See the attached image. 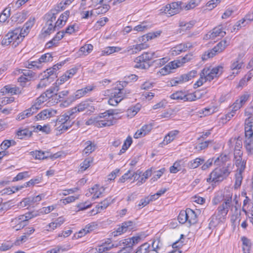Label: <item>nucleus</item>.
Returning a JSON list of instances; mask_svg holds the SVG:
<instances>
[{"label": "nucleus", "instance_id": "nucleus-15", "mask_svg": "<svg viewBox=\"0 0 253 253\" xmlns=\"http://www.w3.org/2000/svg\"><path fill=\"white\" fill-rule=\"evenodd\" d=\"M56 113V111L52 109H45L39 113L35 117L37 120H45L52 117Z\"/></svg>", "mask_w": 253, "mask_h": 253}, {"label": "nucleus", "instance_id": "nucleus-52", "mask_svg": "<svg viewBox=\"0 0 253 253\" xmlns=\"http://www.w3.org/2000/svg\"><path fill=\"white\" fill-rule=\"evenodd\" d=\"M235 179H236V180H235L234 187H235V188H238V187H239L241 186V183H242V179H243L242 173L237 172L235 174Z\"/></svg>", "mask_w": 253, "mask_h": 253}, {"label": "nucleus", "instance_id": "nucleus-38", "mask_svg": "<svg viewBox=\"0 0 253 253\" xmlns=\"http://www.w3.org/2000/svg\"><path fill=\"white\" fill-rule=\"evenodd\" d=\"M235 160V165L238 167V172L242 173L245 168L246 162L244 161H242V159H237Z\"/></svg>", "mask_w": 253, "mask_h": 253}, {"label": "nucleus", "instance_id": "nucleus-31", "mask_svg": "<svg viewBox=\"0 0 253 253\" xmlns=\"http://www.w3.org/2000/svg\"><path fill=\"white\" fill-rule=\"evenodd\" d=\"M205 162V160L201 158H197L188 163L190 169H195L198 167Z\"/></svg>", "mask_w": 253, "mask_h": 253}, {"label": "nucleus", "instance_id": "nucleus-54", "mask_svg": "<svg viewBox=\"0 0 253 253\" xmlns=\"http://www.w3.org/2000/svg\"><path fill=\"white\" fill-rule=\"evenodd\" d=\"M93 49V45L91 44H85L81 47L80 49V52L85 54L90 53Z\"/></svg>", "mask_w": 253, "mask_h": 253}, {"label": "nucleus", "instance_id": "nucleus-64", "mask_svg": "<svg viewBox=\"0 0 253 253\" xmlns=\"http://www.w3.org/2000/svg\"><path fill=\"white\" fill-rule=\"evenodd\" d=\"M65 251L62 247L58 246L47 252V253H63Z\"/></svg>", "mask_w": 253, "mask_h": 253}, {"label": "nucleus", "instance_id": "nucleus-3", "mask_svg": "<svg viewBox=\"0 0 253 253\" xmlns=\"http://www.w3.org/2000/svg\"><path fill=\"white\" fill-rule=\"evenodd\" d=\"M197 74V71L192 70L187 74H183L179 77L172 79L170 81L171 86H175L178 84H181L185 82L188 81L194 78Z\"/></svg>", "mask_w": 253, "mask_h": 253}, {"label": "nucleus", "instance_id": "nucleus-34", "mask_svg": "<svg viewBox=\"0 0 253 253\" xmlns=\"http://www.w3.org/2000/svg\"><path fill=\"white\" fill-rule=\"evenodd\" d=\"M73 124L74 122H69L68 124H59L60 125L56 128L57 131L58 132L59 134H61L73 126Z\"/></svg>", "mask_w": 253, "mask_h": 253}, {"label": "nucleus", "instance_id": "nucleus-16", "mask_svg": "<svg viewBox=\"0 0 253 253\" xmlns=\"http://www.w3.org/2000/svg\"><path fill=\"white\" fill-rule=\"evenodd\" d=\"M191 47H192V44L190 42L179 44L172 48V54L175 53V54H178L182 52L186 51Z\"/></svg>", "mask_w": 253, "mask_h": 253}, {"label": "nucleus", "instance_id": "nucleus-33", "mask_svg": "<svg viewBox=\"0 0 253 253\" xmlns=\"http://www.w3.org/2000/svg\"><path fill=\"white\" fill-rule=\"evenodd\" d=\"M160 35V32H156V33H149L145 35H144L141 37L139 41L140 42H146V41H149V40H152L158 36Z\"/></svg>", "mask_w": 253, "mask_h": 253}, {"label": "nucleus", "instance_id": "nucleus-44", "mask_svg": "<svg viewBox=\"0 0 253 253\" xmlns=\"http://www.w3.org/2000/svg\"><path fill=\"white\" fill-rule=\"evenodd\" d=\"M212 142V140L206 141L201 143H200L198 145L195 146V149L198 151H202L207 148L209 144Z\"/></svg>", "mask_w": 253, "mask_h": 253}, {"label": "nucleus", "instance_id": "nucleus-43", "mask_svg": "<svg viewBox=\"0 0 253 253\" xmlns=\"http://www.w3.org/2000/svg\"><path fill=\"white\" fill-rule=\"evenodd\" d=\"M52 81L50 79L45 78L44 75L43 76V78L41 80L39 84L37 85V88H41L45 87Z\"/></svg>", "mask_w": 253, "mask_h": 253}, {"label": "nucleus", "instance_id": "nucleus-28", "mask_svg": "<svg viewBox=\"0 0 253 253\" xmlns=\"http://www.w3.org/2000/svg\"><path fill=\"white\" fill-rule=\"evenodd\" d=\"M202 76H205L206 79L210 81L213 80L214 78L216 77L214 73L211 71L209 68H205L202 70Z\"/></svg>", "mask_w": 253, "mask_h": 253}, {"label": "nucleus", "instance_id": "nucleus-61", "mask_svg": "<svg viewBox=\"0 0 253 253\" xmlns=\"http://www.w3.org/2000/svg\"><path fill=\"white\" fill-rule=\"evenodd\" d=\"M69 93V91L68 90H63L57 93V97L56 99V100L54 101V103H57L58 101H61V98H63L65 96H67Z\"/></svg>", "mask_w": 253, "mask_h": 253}, {"label": "nucleus", "instance_id": "nucleus-49", "mask_svg": "<svg viewBox=\"0 0 253 253\" xmlns=\"http://www.w3.org/2000/svg\"><path fill=\"white\" fill-rule=\"evenodd\" d=\"M141 105L139 103L137 104L134 107L127 110V113L129 115L134 116L140 110Z\"/></svg>", "mask_w": 253, "mask_h": 253}, {"label": "nucleus", "instance_id": "nucleus-11", "mask_svg": "<svg viewBox=\"0 0 253 253\" xmlns=\"http://www.w3.org/2000/svg\"><path fill=\"white\" fill-rule=\"evenodd\" d=\"M179 62L176 61H173L169 63L164 67L162 68L159 72L162 75H166L171 73V70L179 67Z\"/></svg>", "mask_w": 253, "mask_h": 253}, {"label": "nucleus", "instance_id": "nucleus-2", "mask_svg": "<svg viewBox=\"0 0 253 253\" xmlns=\"http://www.w3.org/2000/svg\"><path fill=\"white\" fill-rule=\"evenodd\" d=\"M156 52H144L141 55L136 57L134 60L136 64L134 68L146 69L149 68L152 64L149 61L154 58L158 57Z\"/></svg>", "mask_w": 253, "mask_h": 253}, {"label": "nucleus", "instance_id": "nucleus-56", "mask_svg": "<svg viewBox=\"0 0 253 253\" xmlns=\"http://www.w3.org/2000/svg\"><path fill=\"white\" fill-rule=\"evenodd\" d=\"M181 169V167L180 165V162H175L173 166L170 167L169 171L170 173H176Z\"/></svg>", "mask_w": 253, "mask_h": 253}, {"label": "nucleus", "instance_id": "nucleus-37", "mask_svg": "<svg viewBox=\"0 0 253 253\" xmlns=\"http://www.w3.org/2000/svg\"><path fill=\"white\" fill-rule=\"evenodd\" d=\"M132 142V138L131 137L128 136L124 142V143L122 146V149L118 153L119 155H122L129 148L130 145L131 144Z\"/></svg>", "mask_w": 253, "mask_h": 253}, {"label": "nucleus", "instance_id": "nucleus-40", "mask_svg": "<svg viewBox=\"0 0 253 253\" xmlns=\"http://www.w3.org/2000/svg\"><path fill=\"white\" fill-rule=\"evenodd\" d=\"M187 209L185 211H181L177 218L179 222L181 224L187 222Z\"/></svg>", "mask_w": 253, "mask_h": 253}, {"label": "nucleus", "instance_id": "nucleus-23", "mask_svg": "<svg viewBox=\"0 0 253 253\" xmlns=\"http://www.w3.org/2000/svg\"><path fill=\"white\" fill-rule=\"evenodd\" d=\"M187 222L190 225L195 224L197 221V216L195 212L189 209H187Z\"/></svg>", "mask_w": 253, "mask_h": 253}, {"label": "nucleus", "instance_id": "nucleus-58", "mask_svg": "<svg viewBox=\"0 0 253 253\" xmlns=\"http://www.w3.org/2000/svg\"><path fill=\"white\" fill-rule=\"evenodd\" d=\"M35 19L34 18L31 17L28 21L24 25L23 28L29 32L30 29L34 24Z\"/></svg>", "mask_w": 253, "mask_h": 253}, {"label": "nucleus", "instance_id": "nucleus-14", "mask_svg": "<svg viewBox=\"0 0 253 253\" xmlns=\"http://www.w3.org/2000/svg\"><path fill=\"white\" fill-rule=\"evenodd\" d=\"M152 128L151 125H145L140 130H138L134 134V138H138L145 136Z\"/></svg>", "mask_w": 253, "mask_h": 253}, {"label": "nucleus", "instance_id": "nucleus-46", "mask_svg": "<svg viewBox=\"0 0 253 253\" xmlns=\"http://www.w3.org/2000/svg\"><path fill=\"white\" fill-rule=\"evenodd\" d=\"M10 15V9L5 8L0 15V22H4Z\"/></svg>", "mask_w": 253, "mask_h": 253}, {"label": "nucleus", "instance_id": "nucleus-13", "mask_svg": "<svg viewBox=\"0 0 253 253\" xmlns=\"http://www.w3.org/2000/svg\"><path fill=\"white\" fill-rule=\"evenodd\" d=\"M19 29L17 28L13 30L11 33H8L7 36L9 38L11 42H13V44L15 43V46L18 44L22 41V38L20 36Z\"/></svg>", "mask_w": 253, "mask_h": 253}, {"label": "nucleus", "instance_id": "nucleus-26", "mask_svg": "<svg viewBox=\"0 0 253 253\" xmlns=\"http://www.w3.org/2000/svg\"><path fill=\"white\" fill-rule=\"evenodd\" d=\"M16 134L18 136V138L22 139L26 137H31L32 135V132L27 128L24 129L20 128L17 131Z\"/></svg>", "mask_w": 253, "mask_h": 253}, {"label": "nucleus", "instance_id": "nucleus-42", "mask_svg": "<svg viewBox=\"0 0 253 253\" xmlns=\"http://www.w3.org/2000/svg\"><path fill=\"white\" fill-rule=\"evenodd\" d=\"M149 248H150V244L145 243L138 247L134 253H148Z\"/></svg>", "mask_w": 253, "mask_h": 253}, {"label": "nucleus", "instance_id": "nucleus-7", "mask_svg": "<svg viewBox=\"0 0 253 253\" xmlns=\"http://www.w3.org/2000/svg\"><path fill=\"white\" fill-rule=\"evenodd\" d=\"M181 2H173L170 4H167L164 9L166 14H169L170 16L174 15L179 12L181 9Z\"/></svg>", "mask_w": 253, "mask_h": 253}, {"label": "nucleus", "instance_id": "nucleus-29", "mask_svg": "<svg viewBox=\"0 0 253 253\" xmlns=\"http://www.w3.org/2000/svg\"><path fill=\"white\" fill-rule=\"evenodd\" d=\"M31 153L33 156H35V159H36L43 160L47 159L49 157L48 155L49 153L47 152H45L42 151L36 150L31 152Z\"/></svg>", "mask_w": 253, "mask_h": 253}, {"label": "nucleus", "instance_id": "nucleus-27", "mask_svg": "<svg viewBox=\"0 0 253 253\" xmlns=\"http://www.w3.org/2000/svg\"><path fill=\"white\" fill-rule=\"evenodd\" d=\"M148 47L147 44L145 42L141 43L140 44H137L135 45H133L132 46H130L128 48V51H130L132 50L131 53L133 54L134 53H137V52L141 50L142 49H144Z\"/></svg>", "mask_w": 253, "mask_h": 253}, {"label": "nucleus", "instance_id": "nucleus-32", "mask_svg": "<svg viewBox=\"0 0 253 253\" xmlns=\"http://www.w3.org/2000/svg\"><path fill=\"white\" fill-rule=\"evenodd\" d=\"M19 88L18 87H11L10 85H7L1 89V92L2 93V95L7 93H11V94H16Z\"/></svg>", "mask_w": 253, "mask_h": 253}, {"label": "nucleus", "instance_id": "nucleus-35", "mask_svg": "<svg viewBox=\"0 0 253 253\" xmlns=\"http://www.w3.org/2000/svg\"><path fill=\"white\" fill-rule=\"evenodd\" d=\"M56 69V68H53V67L47 69V72H44V75L45 76V78L50 79L52 81H53L54 79L56 78L57 77L55 71Z\"/></svg>", "mask_w": 253, "mask_h": 253}, {"label": "nucleus", "instance_id": "nucleus-20", "mask_svg": "<svg viewBox=\"0 0 253 253\" xmlns=\"http://www.w3.org/2000/svg\"><path fill=\"white\" fill-rule=\"evenodd\" d=\"M243 63L242 61L239 57L236 59V61H233L231 65L230 68L232 71L233 74H237L238 73V70L241 69Z\"/></svg>", "mask_w": 253, "mask_h": 253}, {"label": "nucleus", "instance_id": "nucleus-53", "mask_svg": "<svg viewBox=\"0 0 253 253\" xmlns=\"http://www.w3.org/2000/svg\"><path fill=\"white\" fill-rule=\"evenodd\" d=\"M29 172L24 171L19 173L15 177L13 178L12 181H17L23 179L25 177H29Z\"/></svg>", "mask_w": 253, "mask_h": 253}, {"label": "nucleus", "instance_id": "nucleus-41", "mask_svg": "<svg viewBox=\"0 0 253 253\" xmlns=\"http://www.w3.org/2000/svg\"><path fill=\"white\" fill-rule=\"evenodd\" d=\"M185 92L182 91H177L170 95V97L174 100H184Z\"/></svg>", "mask_w": 253, "mask_h": 253}, {"label": "nucleus", "instance_id": "nucleus-4", "mask_svg": "<svg viewBox=\"0 0 253 253\" xmlns=\"http://www.w3.org/2000/svg\"><path fill=\"white\" fill-rule=\"evenodd\" d=\"M229 42L226 40H224L218 43L211 51L207 54H205L203 57V60H207L208 58L213 57L217 53L222 51L228 45Z\"/></svg>", "mask_w": 253, "mask_h": 253}, {"label": "nucleus", "instance_id": "nucleus-17", "mask_svg": "<svg viewBox=\"0 0 253 253\" xmlns=\"http://www.w3.org/2000/svg\"><path fill=\"white\" fill-rule=\"evenodd\" d=\"M245 133L249 136L253 134V118L249 117L246 120Z\"/></svg>", "mask_w": 253, "mask_h": 253}, {"label": "nucleus", "instance_id": "nucleus-60", "mask_svg": "<svg viewBox=\"0 0 253 253\" xmlns=\"http://www.w3.org/2000/svg\"><path fill=\"white\" fill-rule=\"evenodd\" d=\"M151 201H152L151 199H149V197H146L144 199H142L140 200L139 204L137 205L138 207V209H140L142 207H144L147 205Z\"/></svg>", "mask_w": 253, "mask_h": 253}, {"label": "nucleus", "instance_id": "nucleus-8", "mask_svg": "<svg viewBox=\"0 0 253 253\" xmlns=\"http://www.w3.org/2000/svg\"><path fill=\"white\" fill-rule=\"evenodd\" d=\"M133 222L131 221L124 222L121 226L118 227L116 231L112 233V235L115 237L126 232L127 230L130 231L133 228Z\"/></svg>", "mask_w": 253, "mask_h": 253}, {"label": "nucleus", "instance_id": "nucleus-1", "mask_svg": "<svg viewBox=\"0 0 253 253\" xmlns=\"http://www.w3.org/2000/svg\"><path fill=\"white\" fill-rule=\"evenodd\" d=\"M228 157L225 154H221L215 160L214 163L217 165H224L214 169L207 178V181L211 183V185H216L225 179L229 175L231 171L229 169V164L226 166L225 163L228 160Z\"/></svg>", "mask_w": 253, "mask_h": 253}, {"label": "nucleus", "instance_id": "nucleus-30", "mask_svg": "<svg viewBox=\"0 0 253 253\" xmlns=\"http://www.w3.org/2000/svg\"><path fill=\"white\" fill-rule=\"evenodd\" d=\"M228 143L229 144L235 143L234 149L236 150H239L242 148V138L240 137L238 138H231Z\"/></svg>", "mask_w": 253, "mask_h": 253}, {"label": "nucleus", "instance_id": "nucleus-9", "mask_svg": "<svg viewBox=\"0 0 253 253\" xmlns=\"http://www.w3.org/2000/svg\"><path fill=\"white\" fill-rule=\"evenodd\" d=\"M124 98L122 89H119L117 91L112 93L111 97L108 100V103L112 106H116Z\"/></svg>", "mask_w": 253, "mask_h": 253}, {"label": "nucleus", "instance_id": "nucleus-6", "mask_svg": "<svg viewBox=\"0 0 253 253\" xmlns=\"http://www.w3.org/2000/svg\"><path fill=\"white\" fill-rule=\"evenodd\" d=\"M86 109L91 112H93L94 110V108L92 105L91 101L88 100L82 102L71 110V113H73L75 115L77 112H83Z\"/></svg>", "mask_w": 253, "mask_h": 253}, {"label": "nucleus", "instance_id": "nucleus-22", "mask_svg": "<svg viewBox=\"0 0 253 253\" xmlns=\"http://www.w3.org/2000/svg\"><path fill=\"white\" fill-rule=\"evenodd\" d=\"M119 113L118 110L117 109H110L107 110L105 112L101 113V115L103 120H111L112 121V125H113V118L112 116L116 115Z\"/></svg>", "mask_w": 253, "mask_h": 253}, {"label": "nucleus", "instance_id": "nucleus-62", "mask_svg": "<svg viewBox=\"0 0 253 253\" xmlns=\"http://www.w3.org/2000/svg\"><path fill=\"white\" fill-rule=\"evenodd\" d=\"M192 55L191 54H187L184 57L181 58V60H177L176 61H178L179 63V67L181 66L184 63H185L187 62H188L192 59Z\"/></svg>", "mask_w": 253, "mask_h": 253}, {"label": "nucleus", "instance_id": "nucleus-59", "mask_svg": "<svg viewBox=\"0 0 253 253\" xmlns=\"http://www.w3.org/2000/svg\"><path fill=\"white\" fill-rule=\"evenodd\" d=\"M120 50V48L117 47L115 46H109L106 47L105 50L103 51L104 54H106L107 55L111 54L114 52L116 51H118Z\"/></svg>", "mask_w": 253, "mask_h": 253}, {"label": "nucleus", "instance_id": "nucleus-36", "mask_svg": "<svg viewBox=\"0 0 253 253\" xmlns=\"http://www.w3.org/2000/svg\"><path fill=\"white\" fill-rule=\"evenodd\" d=\"M200 92L199 91H196L194 93H185L184 100V101H194L197 99H199L201 97L200 95H198V94Z\"/></svg>", "mask_w": 253, "mask_h": 253}, {"label": "nucleus", "instance_id": "nucleus-10", "mask_svg": "<svg viewBox=\"0 0 253 253\" xmlns=\"http://www.w3.org/2000/svg\"><path fill=\"white\" fill-rule=\"evenodd\" d=\"M75 115L73 113H71V110H69L63 115H61L56 120V125H58L59 124L66 123L68 124L69 122H73L72 120L74 119Z\"/></svg>", "mask_w": 253, "mask_h": 253}, {"label": "nucleus", "instance_id": "nucleus-18", "mask_svg": "<svg viewBox=\"0 0 253 253\" xmlns=\"http://www.w3.org/2000/svg\"><path fill=\"white\" fill-rule=\"evenodd\" d=\"M245 147L249 154H253V134L251 136L245 134Z\"/></svg>", "mask_w": 253, "mask_h": 253}, {"label": "nucleus", "instance_id": "nucleus-47", "mask_svg": "<svg viewBox=\"0 0 253 253\" xmlns=\"http://www.w3.org/2000/svg\"><path fill=\"white\" fill-rule=\"evenodd\" d=\"M57 14L56 10H50L49 12L44 15L45 19H48L50 21H54L56 20V15Z\"/></svg>", "mask_w": 253, "mask_h": 253}, {"label": "nucleus", "instance_id": "nucleus-25", "mask_svg": "<svg viewBox=\"0 0 253 253\" xmlns=\"http://www.w3.org/2000/svg\"><path fill=\"white\" fill-rule=\"evenodd\" d=\"M85 145L86 146L83 151V155H88L93 152L96 148L95 145L90 141L85 142Z\"/></svg>", "mask_w": 253, "mask_h": 253}, {"label": "nucleus", "instance_id": "nucleus-45", "mask_svg": "<svg viewBox=\"0 0 253 253\" xmlns=\"http://www.w3.org/2000/svg\"><path fill=\"white\" fill-rule=\"evenodd\" d=\"M52 58V55L49 53H47L42 55L37 61H38V64H40L42 62H48V61L51 60Z\"/></svg>", "mask_w": 253, "mask_h": 253}, {"label": "nucleus", "instance_id": "nucleus-57", "mask_svg": "<svg viewBox=\"0 0 253 253\" xmlns=\"http://www.w3.org/2000/svg\"><path fill=\"white\" fill-rule=\"evenodd\" d=\"M208 81L205 76H202V72L200 74V79L194 84V88H196L202 85H203L204 82Z\"/></svg>", "mask_w": 253, "mask_h": 253}, {"label": "nucleus", "instance_id": "nucleus-63", "mask_svg": "<svg viewBox=\"0 0 253 253\" xmlns=\"http://www.w3.org/2000/svg\"><path fill=\"white\" fill-rule=\"evenodd\" d=\"M110 6L109 4L106 3H104L102 7H99L96 9L98 10V12H96L97 13H105L110 9Z\"/></svg>", "mask_w": 253, "mask_h": 253}, {"label": "nucleus", "instance_id": "nucleus-39", "mask_svg": "<svg viewBox=\"0 0 253 253\" xmlns=\"http://www.w3.org/2000/svg\"><path fill=\"white\" fill-rule=\"evenodd\" d=\"M16 144V142L14 140H4L0 145L1 150H6L11 146H14Z\"/></svg>", "mask_w": 253, "mask_h": 253}, {"label": "nucleus", "instance_id": "nucleus-21", "mask_svg": "<svg viewBox=\"0 0 253 253\" xmlns=\"http://www.w3.org/2000/svg\"><path fill=\"white\" fill-rule=\"evenodd\" d=\"M228 211V208L221 205L218 207L215 214L220 217V220H225Z\"/></svg>", "mask_w": 253, "mask_h": 253}, {"label": "nucleus", "instance_id": "nucleus-50", "mask_svg": "<svg viewBox=\"0 0 253 253\" xmlns=\"http://www.w3.org/2000/svg\"><path fill=\"white\" fill-rule=\"evenodd\" d=\"M46 100V98L44 96V95L42 93L40 95V97L37 98L34 105L39 109L40 108V105Z\"/></svg>", "mask_w": 253, "mask_h": 253}, {"label": "nucleus", "instance_id": "nucleus-24", "mask_svg": "<svg viewBox=\"0 0 253 253\" xmlns=\"http://www.w3.org/2000/svg\"><path fill=\"white\" fill-rule=\"evenodd\" d=\"M226 35V32L222 31L221 26H219L213 29L210 35V38L214 39L217 37H223Z\"/></svg>", "mask_w": 253, "mask_h": 253}, {"label": "nucleus", "instance_id": "nucleus-55", "mask_svg": "<svg viewBox=\"0 0 253 253\" xmlns=\"http://www.w3.org/2000/svg\"><path fill=\"white\" fill-rule=\"evenodd\" d=\"M92 162V160L91 158H87L81 164V169L82 170H85L90 166V164Z\"/></svg>", "mask_w": 253, "mask_h": 253}, {"label": "nucleus", "instance_id": "nucleus-5", "mask_svg": "<svg viewBox=\"0 0 253 253\" xmlns=\"http://www.w3.org/2000/svg\"><path fill=\"white\" fill-rule=\"evenodd\" d=\"M86 125L94 124L98 127L109 126L112 125V121L111 120H103L101 113L97 117L90 118L86 123Z\"/></svg>", "mask_w": 253, "mask_h": 253}, {"label": "nucleus", "instance_id": "nucleus-12", "mask_svg": "<svg viewBox=\"0 0 253 253\" xmlns=\"http://www.w3.org/2000/svg\"><path fill=\"white\" fill-rule=\"evenodd\" d=\"M94 88V86H87L84 88L77 90L75 94V97L71 98L70 103H71L75 99L80 98L85 95L87 92L92 91Z\"/></svg>", "mask_w": 253, "mask_h": 253}, {"label": "nucleus", "instance_id": "nucleus-48", "mask_svg": "<svg viewBox=\"0 0 253 253\" xmlns=\"http://www.w3.org/2000/svg\"><path fill=\"white\" fill-rule=\"evenodd\" d=\"M43 94L44 95L46 98H52V100H56L57 97V93L54 94L51 88L47 89Z\"/></svg>", "mask_w": 253, "mask_h": 253}, {"label": "nucleus", "instance_id": "nucleus-51", "mask_svg": "<svg viewBox=\"0 0 253 253\" xmlns=\"http://www.w3.org/2000/svg\"><path fill=\"white\" fill-rule=\"evenodd\" d=\"M42 180V177L37 176L34 178L31 179L28 182L25 183L26 187H30L31 185H34L35 184L39 183Z\"/></svg>", "mask_w": 253, "mask_h": 253}, {"label": "nucleus", "instance_id": "nucleus-19", "mask_svg": "<svg viewBox=\"0 0 253 253\" xmlns=\"http://www.w3.org/2000/svg\"><path fill=\"white\" fill-rule=\"evenodd\" d=\"M225 220L224 219L220 220V217L214 213L210 218L209 227L210 228L215 227L219 224L223 223Z\"/></svg>", "mask_w": 253, "mask_h": 253}]
</instances>
